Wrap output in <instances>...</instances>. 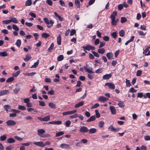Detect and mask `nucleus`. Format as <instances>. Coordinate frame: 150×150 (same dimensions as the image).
<instances>
[{"label":"nucleus","mask_w":150,"mask_h":150,"mask_svg":"<svg viewBox=\"0 0 150 150\" xmlns=\"http://www.w3.org/2000/svg\"><path fill=\"white\" fill-rule=\"evenodd\" d=\"M43 20L45 23L48 25L47 26L48 28H50L52 27L54 23V21L53 20H51L49 21L48 19L47 18H44Z\"/></svg>","instance_id":"nucleus-1"},{"label":"nucleus","mask_w":150,"mask_h":150,"mask_svg":"<svg viewBox=\"0 0 150 150\" xmlns=\"http://www.w3.org/2000/svg\"><path fill=\"white\" fill-rule=\"evenodd\" d=\"M89 129L85 126H83L81 127L80 128L79 132L81 133H85L88 132Z\"/></svg>","instance_id":"nucleus-2"},{"label":"nucleus","mask_w":150,"mask_h":150,"mask_svg":"<svg viewBox=\"0 0 150 150\" xmlns=\"http://www.w3.org/2000/svg\"><path fill=\"white\" fill-rule=\"evenodd\" d=\"M82 48L84 50L90 51V50H95V47H93L89 45H87L86 46L82 47Z\"/></svg>","instance_id":"nucleus-3"},{"label":"nucleus","mask_w":150,"mask_h":150,"mask_svg":"<svg viewBox=\"0 0 150 150\" xmlns=\"http://www.w3.org/2000/svg\"><path fill=\"white\" fill-rule=\"evenodd\" d=\"M37 119L41 121H47L50 120V116H47L43 118L38 117Z\"/></svg>","instance_id":"nucleus-4"},{"label":"nucleus","mask_w":150,"mask_h":150,"mask_svg":"<svg viewBox=\"0 0 150 150\" xmlns=\"http://www.w3.org/2000/svg\"><path fill=\"white\" fill-rule=\"evenodd\" d=\"M6 123L7 125L13 126L15 125L16 122L12 120H9L6 121Z\"/></svg>","instance_id":"nucleus-5"},{"label":"nucleus","mask_w":150,"mask_h":150,"mask_svg":"<svg viewBox=\"0 0 150 150\" xmlns=\"http://www.w3.org/2000/svg\"><path fill=\"white\" fill-rule=\"evenodd\" d=\"M105 85L108 86V87L111 89H113L115 88V86L114 84L111 83H105Z\"/></svg>","instance_id":"nucleus-6"},{"label":"nucleus","mask_w":150,"mask_h":150,"mask_svg":"<svg viewBox=\"0 0 150 150\" xmlns=\"http://www.w3.org/2000/svg\"><path fill=\"white\" fill-rule=\"evenodd\" d=\"M37 132L38 134L42 137L43 135L42 134L45 132V131L43 129H40L38 130Z\"/></svg>","instance_id":"nucleus-7"},{"label":"nucleus","mask_w":150,"mask_h":150,"mask_svg":"<svg viewBox=\"0 0 150 150\" xmlns=\"http://www.w3.org/2000/svg\"><path fill=\"white\" fill-rule=\"evenodd\" d=\"M9 91L8 90H4L0 91V96H4L9 93Z\"/></svg>","instance_id":"nucleus-8"},{"label":"nucleus","mask_w":150,"mask_h":150,"mask_svg":"<svg viewBox=\"0 0 150 150\" xmlns=\"http://www.w3.org/2000/svg\"><path fill=\"white\" fill-rule=\"evenodd\" d=\"M110 109L112 115H115L116 113V110L114 107L112 106H110Z\"/></svg>","instance_id":"nucleus-9"},{"label":"nucleus","mask_w":150,"mask_h":150,"mask_svg":"<svg viewBox=\"0 0 150 150\" xmlns=\"http://www.w3.org/2000/svg\"><path fill=\"white\" fill-rule=\"evenodd\" d=\"M33 143L35 145L40 147H43L44 146V143L42 142H34Z\"/></svg>","instance_id":"nucleus-10"},{"label":"nucleus","mask_w":150,"mask_h":150,"mask_svg":"<svg viewBox=\"0 0 150 150\" xmlns=\"http://www.w3.org/2000/svg\"><path fill=\"white\" fill-rule=\"evenodd\" d=\"M16 88L14 89L13 91L15 94H17L18 93V92L20 90L21 88L18 84H16Z\"/></svg>","instance_id":"nucleus-11"},{"label":"nucleus","mask_w":150,"mask_h":150,"mask_svg":"<svg viewBox=\"0 0 150 150\" xmlns=\"http://www.w3.org/2000/svg\"><path fill=\"white\" fill-rule=\"evenodd\" d=\"M83 68L86 70V71L88 73L92 74L94 72V71H92L93 69L91 67H90L89 68H86L85 66H84Z\"/></svg>","instance_id":"nucleus-12"},{"label":"nucleus","mask_w":150,"mask_h":150,"mask_svg":"<svg viewBox=\"0 0 150 150\" xmlns=\"http://www.w3.org/2000/svg\"><path fill=\"white\" fill-rule=\"evenodd\" d=\"M106 55L108 59H114L113 58V54L112 52H109L107 53Z\"/></svg>","instance_id":"nucleus-13"},{"label":"nucleus","mask_w":150,"mask_h":150,"mask_svg":"<svg viewBox=\"0 0 150 150\" xmlns=\"http://www.w3.org/2000/svg\"><path fill=\"white\" fill-rule=\"evenodd\" d=\"M84 103L83 101H81L76 104L74 106L75 108H78L79 107L82 106Z\"/></svg>","instance_id":"nucleus-14"},{"label":"nucleus","mask_w":150,"mask_h":150,"mask_svg":"<svg viewBox=\"0 0 150 150\" xmlns=\"http://www.w3.org/2000/svg\"><path fill=\"white\" fill-rule=\"evenodd\" d=\"M111 22V24L112 25H115L117 24V23L118 22L119 19H112Z\"/></svg>","instance_id":"nucleus-15"},{"label":"nucleus","mask_w":150,"mask_h":150,"mask_svg":"<svg viewBox=\"0 0 150 150\" xmlns=\"http://www.w3.org/2000/svg\"><path fill=\"white\" fill-rule=\"evenodd\" d=\"M108 100V98L103 96H100L99 99V101L102 102H105Z\"/></svg>","instance_id":"nucleus-16"},{"label":"nucleus","mask_w":150,"mask_h":150,"mask_svg":"<svg viewBox=\"0 0 150 150\" xmlns=\"http://www.w3.org/2000/svg\"><path fill=\"white\" fill-rule=\"evenodd\" d=\"M117 12L116 11H114L111 14L110 16V18L111 19H115V17L117 16Z\"/></svg>","instance_id":"nucleus-17"},{"label":"nucleus","mask_w":150,"mask_h":150,"mask_svg":"<svg viewBox=\"0 0 150 150\" xmlns=\"http://www.w3.org/2000/svg\"><path fill=\"white\" fill-rule=\"evenodd\" d=\"M57 44L59 45H60L61 43V37L60 35H59L57 38Z\"/></svg>","instance_id":"nucleus-18"},{"label":"nucleus","mask_w":150,"mask_h":150,"mask_svg":"<svg viewBox=\"0 0 150 150\" xmlns=\"http://www.w3.org/2000/svg\"><path fill=\"white\" fill-rule=\"evenodd\" d=\"M96 119V116L95 115H93L91 116L87 120V122H90L91 121H94Z\"/></svg>","instance_id":"nucleus-19"},{"label":"nucleus","mask_w":150,"mask_h":150,"mask_svg":"<svg viewBox=\"0 0 150 150\" xmlns=\"http://www.w3.org/2000/svg\"><path fill=\"white\" fill-rule=\"evenodd\" d=\"M111 74H106L104 75L103 76V79H108L111 78Z\"/></svg>","instance_id":"nucleus-20"},{"label":"nucleus","mask_w":150,"mask_h":150,"mask_svg":"<svg viewBox=\"0 0 150 150\" xmlns=\"http://www.w3.org/2000/svg\"><path fill=\"white\" fill-rule=\"evenodd\" d=\"M10 19V20L11 21V22H12L15 23H18V21L16 18L11 17Z\"/></svg>","instance_id":"nucleus-21"},{"label":"nucleus","mask_w":150,"mask_h":150,"mask_svg":"<svg viewBox=\"0 0 150 150\" xmlns=\"http://www.w3.org/2000/svg\"><path fill=\"white\" fill-rule=\"evenodd\" d=\"M97 131L96 129L95 128H92L89 130L88 132L90 134L95 133Z\"/></svg>","instance_id":"nucleus-22"},{"label":"nucleus","mask_w":150,"mask_h":150,"mask_svg":"<svg viewBox=\"0 0 150 150\" xmlns=\"http://www.w3.org/2000/svg\"><path fill=\"white\" fill-rule=\"evenodd\" d=\"M54 14L55 17L57 18L60 21H63V18L60 16L55 11L54 12Z\"/></svg>","instance_id":"nucleus-23"},{"label":"nucleus","mask_w":150,"mask_h":150,"mask_svg":"<svg viewBox=\"0 0 150 150\" xmlns=\"http://www.w3.org/2000/svg\"><path fill=\"white\" fill-rule=\"evenodd\" d=\"M15 141V139L12 137L10 138L7 140V142L10 144L13 143Z\"/></svg>","instance_id":"nucleus-24"},{"label":"nucleus","mask_w":150,"mask_h":150,"mask_svg":"<svg viewBox=\"0 0 150 150\" xmlns=\"http://www.w3.org/2000/svg\"><path fill=\"white\" fill-rule=\"evenodd\" d=\"M50 36V35L49 34L47 33H43L42 34V37L43 38H47Z\"/></svg>","instance_id":"nucleus-25"},{"label":"nucleus","mask_w":150,"mask_h":150,"mask_svg":"<svg viewBox=\"0 0 150 150\" xmlns=\"http://www.w3.org/2000/svg\"><path fill=\"white\" fill-rule=\"evenodd\" d=\"M39 62V61L38 60L37 62L34 63V64L30 68H36L38 65Z\"/></svg>","instance_id":"nucleus-26"},{"label":"nucleus","mask_w":150,"mask_h":150,"mask_svg":"<svg viewBox=\"0 0 150 150\" xmlns=\"http://www.w3.org/2000/svg\"><path fill=\"white\" fill-rule=\"evenodd\" d=\"M119 35L121 37H123L125 36V33L124 30H122L119 32Z\"/></svg>","instance_id":"nucleus-27"},{"label":"nucleus","mask_w":150,"mask_h":150,"mask_svg":"<svg viewBox=\"0 0 150 150\" xmlns=\"http://www.w3.org/2000/svg\"><path fill=\"white\" fill-rule=\"evenodd\" d=\"M105 50L103 48L99 49L98 50V52L99 54H103L105 52Z\"/></svg>","instance_id":"nucleus-28"},{"label":"nucleus","mask_w":150,"mask_h":150,"mask_svg":"<svg viewBox=\"0 0 150 150\" xmlns=\"http://www.w3.org/2000/svg\"><path fill=\"white\" fill-rule=\"evenodd\" d=\"M48 105L52 109H55L56 107V105L53 103H50Z\"/></svg>","instance_id":"nucleus-29"},{"label":"nucleus","mask_w":150,"mask_h":150,"mask_svg":"<svg viewBox=\"0 0 150 150\" xmlns=\"http://www.w3.org/2000/svg\"><path fill=\"white\" fill-rule=\"evenodd\" d=\"M62 148L67 149L69 148V145L66 144H62L60 146Z\"/></svg>","instance_id":"nucleus-30"},{"label":"nucleus","mask_w":150,"mask_h":150,"mask_svg":"<svg viewBox=\"0 0 150 150\" xmlns=\"http://www.w3.org/2000/svg\"><path fill=\"white\" fill-rule=\"evenodd\" d=\"M8 55L7 53L5 51L0 52V56L6 57Z\"/></svg>","instance_id":"nucleus-31"},{"label":"nucleus","mask_w":150,"mask_h":150,"mask_svg":"<svg viewBox=\"0 0 150 150\" xmlns=\"http://www.w3.org/2000/svg\"><path fill=\"white\" fill-rule=\"evenodd\" d=\"M4 108L5 109V110L7 112L9 109H10V106L8 105H5L4 106Z\"/></svg>","instance_id":"nucleus-32"},{"label":"nucleus","mask_w":150,"mask_h":150,"mask_svg":"<svg viewBox=\"0 0 150 150\" xmlns=\"http://www.w3.org/2000/svg\"><path fill=\"white\" fill-rule=\"evenodd\" d=\"M6 135L4 134L2 136H1L0 137V139L1 141H4L6 138Z\"/></svg>","instance_id":"nucleus-33"},{"label":"nucleus","mask_w":150,"mask_h":150,"mask_svg":"<svg viewBox=\"0 0 150 150\" xmlns=\"http://www.w3.org/2000/svg\"><path fill=\"white\" fill-rule=\"evenodd\" d=\"M75 4L78 8H79L80 7V4L79 0H75Z\"/></svg>","instance_id":"nucleus-34"},{"label":"nucleus","mask_w":150,"mask_h":150,"mask_svg":"<svg viewBox=\"0 0 150 150\" xmlns=\"http://www.w3.org/2000/svg\"><path fill=\"white\" fill-rule=\"evenodd\" d=\"M32 4L31 0H27L25 2V5L26 6H30Z\"/></svg>","instance_id":"nucleus-35"},{"label":"nucleus","mask_w":150,"mask_h":150,"mask_svg":"<svg viewBox=\"0 0 150 150\" xmlns=\"http://www.w3.org/2000/svg\"><path fill=\"white\" fill-rule=\"evenodd\" d=\"M14 80V78L13 77H10L8 78L6 80V82L7 83L13 81Z\"/></svg>","instance_id":"nucleus-36"},{"label":"nucleus","mask_w":150,"mask_h":150,"mask_svg":"<svg viewBox=\"0 0 150 150\" xmlns=\"http://www.w3.org/2000/svg\"><path fill=\"white\" fill-rule=\"evenodd\" d=\"M13 28L16 31H18L19 30V28L15 24L12 25Z\"/></svg>","instance_id":"nucleus-37"},{"label":"nucleus","mask_w":150,"mask_h":150,"mask_svg":"<svg viewBox=\"0 0 150 150\" xmlns=\"http://www.w3.org/2000/svg\"><path fill=\"white\" fill-rule=\"evenodd\" d=\"M119 106L121 108L123 107L124 106V103L121 101H119L118 103Z\"/></svg>","instance_id":"nucleus-38"},{"label":"nucleus","mask_w":150,"mask_h":150,"mask_svg":"<svg viewBox=\"0 0 150 150\" xmlns=\"http://www.w3.org/2000/svg\"><path fill=\"white\" fill-rule=\"evenodd\" d=\"M21 44V40L19 39L16 42V45L17 46V47H20Z\"/></svg>","instance_id":"nucleus-39"},{"label":"nucleus","mask_w":150,"mask_h":150,"mask_svg":"<svg viewBox=\"0 0 150 150\" xmlns=\"http://www.w3.org/2000/svg\"><path fill=\"white\" fill-rule=\"evenodd\" d=\"M64 58V56L63 55H59L57 57V60L58 61H61L63 60Z\"/></svg>","instance_id":"nucleus-40"},{"label":"nucleus","mask_w":150,"mask_h":150,"mask_svg":"<svg viewBox=\"0 0 150 150\" xmlns=\"http://www.w3.org/2000/svg\"><path fill=\"white\" fill-rule=\"evenodd\" d=\"M64 134V132H59L56 133L55 136L56 137H59L63 135Z\"/></svg>","instance_id":"nucleus-41"},{"label":"nucleus","mask_w":150,"mask_h":150,"mask_svg":"<svg viewBox=\"0 0 150 150\" xmlns=\"http://www.w3.org/2000/svg\"><path fill=\"white\" fill-rule=\"evenodd\" d=\"M31 58V57L30 55H26L24 59L25 61H28Z\"/></svg>","instance_id":"nucleus-42"},{"label":"nucleus","mask_w":150,"mask_h":150,"mask_svg":"<svg viewBox=\"0 0 150 150\" xmlns=\"http://www.w3.org/2000/svg\"><path fill=\"white\" fill-rule=\"evenodd\" d=\"M95 112L96 113V117L97 118H99L100 117V114L98 112V110H95Z\"/></svg>","instance_id":"nucleus-43"},{"label":"nucleus","mask_w":150,"mask_h":150,"mask_svg":"<svg viewBox=\"0 0 150 150\" xmlns=\"http://www.w3.org/2000/svg\"><path fill=\"white\" fill-rule=\"evenodd\" d=\"M104 122L103 121H100L98 123V126L100 128H102L104 125Z\"/></svg>","instance_id":"nucleus-44"},{"label":"nucleus","mask_w":150,"mask_h":150,"mask_svg":"<svg viewBox=\"0 0 150 150\" xmlns=\"http://www.w3.org/2000/svg\"><path fill=\"white\" fill-rule=\"evenodd\" d=\"M78 114H75L73 115L70 116V118L71 119L74 118L78 117Z\"/></svg>","instance_id":"nucleus-45"},{"label":"nucleus","mask_w":150,"mask_h":150,"mask_svg":"<svg viewBox=\"0 0 150 150\" xmlns=\"http://www.w3.org/2000/svg\"><path fill=\"white\" fill-rule=\"evenodd\" d=\"M54 46V45L53 44V43H52L51 44L50 46V47L48 49V50L50 52H51V50L53 48Z\"/></svg>","instance_id":"nucleus-46"},{"label":"nucleus","mask_w":150,"mask_h":150,"mask_svg":"<svg viewBox=\"0 0 150 150\" xmlns=\"http://www.w3.org/2000/svg\"><path fill=\"white\" fill-rule=\"evenodd\" d=\"M18 108L19 109L23 110H25L26 109V108L22 105H18Z\"/></svg>","instance_id":"nucleus-47"},{"label":"nucleus","mask_w":150,"mask_h":150,"mask_svg":"<svg viewBox=\"0 0 150 150\" xmlns=\"http://www.w3.org/2000/svg\"><path fill=\"white\" fill-rule=\"evenodd\" d=\"M126 83L127 87H129L131 85L129 81L127 79H126Z\"/></svg>","instance_id":"nucleus-48"},{"label":"nucleus","mask_w":150,"mask_h":150,"mask_svg":"<svg viewBox=\"0 0 150 150\" xmlns=\"http://www.w3.org/2000/svg\"><path fill=\"white\" fill-rule=\"evenodd\" d=\"M99 106V104L98 103L95 104L93 106L91 107V109L96 108Z\"/></svg>","instance_id":"nucleus-49"},{"label":"nucleus","mask_w":150,"mask_h":150,"mask_svg":"<svg viewBox=\"0 0 150 150\" xmlns=\"http://www.w3.org/2000/svg\"><path fill=\"white\" fill-rule=\"evenodd\" d=\"M2 22L4 24H8L11 22V21H10V19L7 20L3 21Z\"/></svg>","instance_id":"nucleus-50"},{"label":"nucleus","mask_w":150,"mask_h":150,"mask_svg":"<svg viewBox=\"0 0 150 150\" xmlns=\"http://www.w3.org/2000/svg\"><path fill=\"white\" fill-rule=\"evenodd\" d=\"M91 52L92 53H93V55L96 57H99V54L97 53V52L94 51H92Z\"/></svg>","instance_id":"nucleus-51"},{"label":"nucleus","mask_w":150,"mask_h":150,"mask_svg":"<svg viewBox=\"0 0 150 150\" xmlns=\"http://www.w3.org/2000/svg\"><path fill=\"white\" fill-rule=\"evenodd\" d=\"M127 21V19L125 17H122L121 18V22L123 23L126 22Z\"/></svg>","instance_id":"nucleus-52"},{"label":"nucleus","mask_w":150,"mask_h":150,"mask_svg":"<svg viewBox=\"0 0 150 150\" xmlns=\"http://www.w3.org/2000/svg\"><path fill=\"white\" fill-rule=\"evenodd\" d=\"M46 3L50 6L52 5V1L51 0H46Z\"/></svg>","instance_id":"nucleus-53"},{"label":"nucleus","mask_w":150,"mask_h":150,"mask_svg":"<svg viewBox=\"0 0 150 150\" xmlns=\"http://www.w3.org/2000/svg\"><path fill=\"white\" fill-rule=\"evenodd\" d=\"M112 36L114 39H115L117 36L116 32H113L111 34Z\"/></svg>","instance_id":"nucleus-54"},{"label":"nucleus","mask_w":150,"mask_h":150,"mask_svg":"<svg viewBox=\"0 0 150 150\" xmlns=\"http://www.w3.org/2000/svg\"><path fill=\"white\" fill-rule=\"evenodd\" d=\"M39 105L41 106H44L45 105V103L43 101H39Z\"/></svg>","instance_id":"nucleus-55"},{"label":"nucleus","mask_w":150,"mask_h":150,"mask_svg":"<svg viewBox=\"0 0 150 150\" xmlns=\"http://www.w3.org/2000/svg\"><path fill=\"white\" fill-rule=\"evenodd\" d=\"M32 144V142H29L27 143H22L21 144L25 146H29L30 145Z\"/></svg>","instance_id":"nucleus-56"},{"label":"nucleus","mask_w":150,"mask_h":150,"mask_svg":"<svg viewBox=\"0 0 150 150\" xmlns=\"http://www.w3.org/2000/svg\"><path fill=\"white\" fill-rule=\"evenodd\" d=\"M20 71L19 70L16 71L15 73H13V76L14 77H16L18 75L20 74Z\"/></svg>","instance_id":"nucleus-57"},{"label":"nucleus","mask_w":150,"mask_h":150,"mask_svg":"<svg viewBox=\"0 0 150 150\" xmlns=\"http://www.w3.org/2000/svg\"><path fill=\"white\" fill-rule=\"evenodd\" d=\"M76 33V31L75 29H72L71 31L70 35L72 36L74 35Z\"/></svg>","instance_id":"nucleus-58"},{"label":"nucleus","mask_w":150,"mask_h":150,"mask_svg":"<svg viewBox=\"0 0 150 150\" xmlns=\"http://www.w3.org/2000/svg\"><path fill=\"white\" fill-rule=\"evenodd\" d=\"M71 123V122L70 120H67L65 122V125L67 127H69Z\"/></svg>","instance_id":"nucleus-59"},{"label":"nucleus","mask_w":150,"mask_h":150,"mask_svg":"<svg viewBox=\"0 0 150 150\" xmlns=\"http://www.w3.org/2000/svg\"><path fill=\"white\" fill-rule=\"evenodd\" d=\"M105 45V42H100V45H99V48H101L104 46Z\"/></svg>","instance_id":"nucleus-60"},{"label":"nucleus","mask_w":150,"mask_h":150,"mask_svg":"<svg viewBox=\"0 0 150 150\" xmlns=\"http://www.w3.org/2000/svg\"><path fill=\"white\" fill-rule=\"evenodd\" d=\"M13 148L12 146L10 145L6 147V150H11Z\"/></svg>","instance_id":"nucleus-61"},{"label":"nucleus","mask_w":150,"mask_h":150,"mask_svg":"<svg viewBox=\"0 0 150 150\" xmlns=\"http://www.w3.org/2000/svg\"><path fill=\"white\" fill-rule=\"evenodd\" d=\"M144 139L146 141L150 140V136L149 135L145 136H144Z\"/></svg>","instance_id":"nucleus-62"},{"label":"nucleus","mask_w":150,"mask_h":150,"mask_svg":"<svg viewBox=\"0 0 150 150\" xmlns=\"http://www.w3.org/2000/svg\"><path fill=\"white\" fill-rule=\"evenodd\" d=\"M137 91L134 88L132 87L130 88L129 89V91L131 93H135L137 92Z\"/></svg>","instance_id":"nucleus-63"},{"label":"nucleus","mask_w":150,"mask_h":150,"mask_svg":"<svg viewBox=\"0 0 150 150\" xmlns=\"http://www.w3.org/2000/svg\"><path fill=\"white\" fill-rule=\"evenodd\" d=\"M25 25L27 26L30 27L33 25V24L31 23H28L26 22L25 23Z\"/></svg>","instance_id":"nucleus-64"}]
</instances>
